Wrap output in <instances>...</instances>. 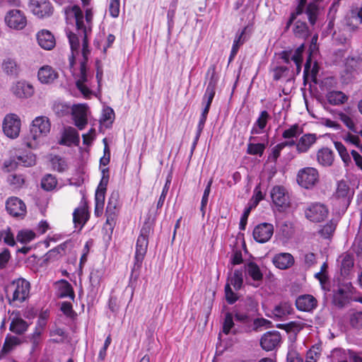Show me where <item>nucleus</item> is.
Returning a JSON list of instances; mask_svg holds the SVG:
<instances>
[{"label": "nucleus", "instance_id": "obj_1", "mask_svg": "<svg viewBox=\"0 0 362 362\" xmlns=\"http://www.w3.org/2000/svg\"><path fill=\"white\" fill-rule=\"evenodd\" d=\"M64 12L67 20L74 19L76 21L77 33L67 32L66 35L69 38L72 56L74 57L75 53L78 54L80 47V39L82 41V55L86 58L90 52L88 47V34L91 30V24L93 19V13L90 10L86 11V16L78 6H68L64 8Z\"/></svg>", "mask_w": 362, "mask_h": 362}, {"label": "nucleus", "instance_id": "obj_2", "mask_svg": "<svg viewBox=\"0 0 362 362\" xmlns=\"http://www.w3.org/2000/svg\"><path fill=\"white\" fill-rule=\"evenodd\" d=\"M51 124L45 116L35 117L31 124L30 132L24 137L25 145L32 149L37 148L50 131Z\"/></svg>", "mask_w": 362, "mask_h": 362}, {"label": "nucleus", "instance_id": "obj_3", "mask_svg": "<svg viewBox=\"0 0 362 362\" xmlns=\"http://www.w3.org/2000/svg\"><path fill=\"white\" fill-rule=\"evenodd\" d=\"M30 284L23 278L13 280L6 289L9 303H23L30 295Z\"/></svg>", "mask_w": 362, "mask_h": 362}, {"label": "nucleus", "instance_id": "obj_4", "mask_svg": "<svg viewBox=\"0 0 362 362\" xmlns=\"http://www.w3.org/2000/svg\"><path fill=\"white\" fill-rule=\"evenodd\" d=\"M151 231L149 223H145L141 229L140 234L136 244L135 262L133 270H138L141 268L143 259L147 252L148 245V237Z\"/></svg>", "mask_w": 362, "mask_h": 362}, {"label": "nucleus", "instance_id": "obj_5", "mask_svg": "<svg viewBox=\"0 0 362 362\" xmlns=\"http://www.w3.org/2000/svg\"><path fill=\"white\" fill-rule=\"evenodd\" d=\"M329 214L327 207L320 202L310 204L305 209V216L307 219L314 223L325 221Z\"/></svg>", "mask_w": 362, "mask_h": 362}, {"label": "nucleus", "instance_id": "obj_6", "mask_svg": "<svg viewBox=\"0 0 362 362\" xmlns=\"http://www.w3.org/2000/svg\"><path fill=\"white\" fill-rule=\"evenodd\" d=\"M206 75L210 76V80L202 98V105L204 106L203 110L209 111L211 104L215 95L216 86L217 83L215 65H211L209 68Z\"/></svg>", "mask_w": 362, "mask_h": 362}, {"label": "nucleus", "instance_id": "obj_7", "mask_svg": "<svg viewBox=\"0 0 362 362\" xmlns=\"http://www.w3.org/2000/svg\"><path fill=\"white\" fill-rule=\"evenodd\" d=\"M102 173H103V177H102L100 184L98 187V189L95 192V214L97 216H99L103 214L106 187H107L108 180H109L108 170L107 169H103L102 171Z\"/></svg>", "mask_w": 362, "mask_h": 362}, {"label": "nucleus", "instance_id": "obj_8", "mask_svg": "<svg viewBox=\"0 0 362 362\" xmlns=\"http://www.w3.org/2000/svg\"><path fill=\"white\" fill-rule=\"evenodd\" d=\"M319 180L317 170L311 167L300 169L297 175V182L303 187L309 189L313 187Z\"/></svg>", "mask_w": 362, "mask_h": 362}, {"label": "nucleus", "instance_id": "obj_9", "mask_svg": "<svg viewBox=\"0 0 362 362\" xmlns=\"http://www.w3.org/2000/svg\"><path fill=\"white\" fill-rule=\"evenodd\" d=\"M21 119L17 115L8 114L3 122V131L9 138L15 139L19 136Z\"/></svg>", "mask_w": 362, "mask_h": 362}, {"label": "nucleus", "instance_id": "obj_10", "mask_svg": "<svg viewBox=\"0 0 362 362\" xmlns=\"http://www.w3.org/2000/svg\"><path fill=\"white\" fill-rule=\"evenodd\" d=\"M89 54L90 52L87 54L86 58L83 55V61L81 62L80 74L76 82L77 88L86 98L89 97L92 94L88 76L86 72V62Z\"/></svg>", "mask_w": 362, "mask_h": 362}, {"label": "nucleus", "instance_id": "obj_11", "mask_svg": "<svg viewBox=\"0 0 362 362\" xmlns=\"http://www.w3.org/2000/svg\"><path fill=\"white\" fill-rule=\"evenodd\" d=\"M5 21L8 27L16 30H22L27 24L24 13L18 9L9 11L5 16Z\"/></svg>", "mask_w": 362, "mask_h": 362}, {"label": "nucleus", "instance_id": "obj_12", "mask_svg": "<svg viewBox=\"0 0 362 362\" xmlns=\"http://www.w3.org/2000/svg\"><path fill=\"white\" fill-rule=\"evenodd\" d=\"M30 8L33 13L39 18L49 16L53 11L48 0H30Z\"/></svg>", "mask_w": 362, "mask_h": 362}, {"label": "nucleus", "instance_id": "obj_13", "mask_svg": "<svg viewBox=\"0 0 362 362\" xmlns=\"http://www.w3.org/2000/svg\"><path fill=\"white\" fill-rule=\"evenodd\" d=\"M271 198L279 210L284 209L289 205V198L286 189L281 186H275L271 191Z\"/></svg>", "mask_w": 362, "mask_h": 362}, {"label": "nucleus", "instance_id": "obj_14", "mask_svg": "<svg viewBox=\"0 0 362 362\" xmlns=\"http://www.w3.org/2000/svg\"><path fill=\"white\" fill-rule=\"evenodd\" d=\"M8 213L13 217L23 218L26 214L24 202L18 197L9 198L6 204Z\"/></svg>", "mask_w": 362, "mask_h": 362}, {"label": "nucleus", "instance_id": "obj_15", "mask_svg": "<svg viewBox=\"0 0 362 362\" xmlns=\"http://www.w3.org/2000/svg\"><path fill=\"white\" fill-rule=\"evenodd\" d=\"M274 233V226L271 223H263L257 226L253 230L254 239L260 243L267 242Z\"/></svg>", "mask_w": 362, "mask_h": 362}, {"label": "nucleus", "instance_id": "obj_16", "mask_svg": "<svg viewBox=\"0 0 362 362\" xmlns=\"http://www.w3.org/2000/svg\"><path fill=\"white\" fill-rule=\"evenodd\" d=\"M87 112L88 107L86 105L79 104L73 107V119L75 125L81 130L84 129L88 123Z\"/></svg>", "mask_w": 362, "mask_h": 362}, {"label": "nucleus", "instance_id": "obj_17", "mask_svg": "<svg viewBox=\"0 0 362 362\" xmlns=\"http://www.w3.org/2000/svg\"><path fill=\"white\" fill-rule=\"evenodd\" d=\"M281 339V337L279 332H268L262 337L260 344L264 350L272 351L279 345Z\"/></svg>", "mask_w": 362, "mask_h": 362}, {"label": "nucleus", "instance_id": "obj_18", "mask_svg": "<svg viewBox=\"0 0 362 362\" xmlns=\"http://www.w3.org/2000/svg\"><path fill=\"white\" fill-rule=\"evenodd\" d=\"M271 117L269 112L266 110H263L259 113V117H257L255 122L253 124V126L250 130V134L252 135L254 134H259L263 132L265 129L268 121L270 119ZM256 137L253 136H250L249 138V141H255Z\"/></svg>", "mask_w": 362, "mask_h": 362}, {"label": "nucleus", "instance_id": "obj_19", "mask_svg": "<svg viewBox=\"0 0 362 362\" xmlns=\"http://www.w3.org/2000/svg\"><path fill=\"white\" fill-rule=\"evenodd\" d=\"M296 305L297 309L300 311L311 312L316 308L317 300L312 295H301L296 298Z\"/></svg>", "mask_w": 362, "mask_h": 362}, {"label": "nucleus", "instance_id": "obj_20", "mask_svg": "<svg viewBox=\"0 0 362 362\" xmlns=\"http://www.w3.org/2000/svg\"><path fill=\"white\" fill-rule=\"evenodd\" d=\"M37 40L39 46L45 49L51 50L56 45V40L52 33L47 30H42L37 33Z\"/></svg>", "mask_w": 362, "mask_h": 362}, {"label": "nucleus", "instance_id": "obj_21", "mask_svg": "<svg viewBox=\"0 0 362 362\" xmlns=\"http://www.w3.org/2000/svg\"><path fill=\"white\" fill-rule=\"evenodd\" d=\"M89 218L88 209L86 205L76 208L73 213V222L76 228L81 230Z\"/></svg>", "mask_w": 362, "mask_h": 362}, {"label": "nucleus", "instance_id": "obj_22", "mask_svg": "<svg viewBox=\"0 0 362 362\" xmlns=\"http://www.w3.org/2000/svg\"><path fill=\"white\" fill-rule=\"evenodd\" d=\"M38 80L45 84L54 82L58 78V73L50 66H42L37 72Z\"/></svg>", "mask_w": 362, "mask_h": 362}, {"label": "nucleus", "instance_id": "obj_23", "mask_svg": "<svg viewBox=\"0 0 362 362\" xmlns=\"http://www.w3.org/2000/svg\"><path fill=\"white\" fill-rule=\"evenodd\" d=\"M316 141L317 136L315 134H305L303 135L297 141V152L298 153H307Z\"/></svg>", "mask_w": 362, "mask_h": 362}, {"label": "nucleus", "instance_id": "obj_24", "mask_svg": "<svg viewBox=\"0 0 362 362\" xmlns=\"http://www.w3.org/2000/svg\"><path fill=\"white\" fill-rule=\"evenodd\" d=\"M317 161L323 167H329L334 160V152L327 147L319 149L317 152Z\"/></svg>", "mask_w": 362, "mask_h": 362}, {"label": "nucleus", "instance_id": "obj_25", "mask_svg": "<svg viewBox=\"0 0 362 362\" xmlns=\"http://www.w3.org/2000/svg\"><path fill=\"white\" fill-rule=\"evenodd\" d=\"M13 93L18 98H29L33 95L34 89L32 85L25 81H18L13 87Z\"/></svg>", "mask_w": 362, "mask_h": 362}, {"label": "nucleus", "instance_id": "obj_26", "mask_svg": "<svg viewBox=\"0 0 362 362\" xmlns=\"http://www.w3.org/2000/svg\"><path fill=\"white\" fill-rule=\"evenodd\" d=\"M2 69L4 73L11 77H16L21 71L20 65L12 58H5L2 62Z\"/></svg>", "mask_w": 362, "mask_h": 362}, {"label": "nucleus", "instance_id": "obj_27", "mask_svg": "<svg viewBox=\"0 0 362 362\" xmlns=\"http://www.w3.org/2000/svg\"><path fill=\"white\" fill-rule=\"evenodd\" d=\"M273 262L277 268L286 269L293 264L294 259L289 253H280L274 256Z\"/></svg>", "mask_w": 362, "mask_h": 362}, {"label": "nucleus", "instance_id": "obj_28", "mask_svg": "<svg viewBox=\"0 0 362 362\" xmlns=\"http://www.w3.org/2000/svg\"><path fill=\"white\" fill-rule=\"evenodd\" d=\"M79 141V136L77 131L73 127L65 129L62 137L59 141L60 144L70 146Z\"/></svg>", "mask_w": 362, "mask_h": 362}, {"label": "nucleus", "instance_id": "obj_29", "mask_svg": "<svg viewBox=\"0 0 362 362\" xmlns=\"http://www.w3.org/2000/svg\"><path fill=\"white\" fill-rule=\"evenodd\" d=\"M293 308L289 303L283 302L276 305L272 310V317L281 319L293 313Z\"/></svg>", "mask_w": 362, "mask_h": 362}, {"label": "nucleus", "instance_id": "obj_30", "mask_svg": "<svg viewBox=\"0 0 362 362\" xmlns=\"http://www.w3.org/2000/svg\"><path fill=\"white\" fill-rule=\"evenodd\" d=\"M328 103L332 105H340L348 100V96L341 91L332 90L326 95Z\"/></svg>", "mask_w": 362, "mask_h": 362}, {"label": "nucleus", "instance_id": "obj_31", "mask_svg": "<svg viewBox=\"0 0 362 362\" xmlns=\"http://www.w3.org/2000/svg\"><path fill=\"white\" fill-rule=\"evenodd\" d=\"M350 298L349 293L344 288H339L334 294L333 302L339 308H343L349 303Z\"/></svg>", "mask_w": 362, "mask_h": 362}, {"label": "nucleus", "instance_id": "obj_32", "mask_svg": "<svg viewBox=\"0 0 362 362\" xmlns=\"http://www.w3.org/2000/svg\"><path fill=\"white\" fill-rule=\"evenodd\" d=\"M293 33L296 37L300 39H306L310 35V30L306 23L300 20L295 22Z\"/></svg>", "mask_w": 362, "mask_h": 362}, {"label": "nucleus", "instance_id": "obj_33", "mask_svg": "<svg viewBox=\"0 0 362 362\" xmlns=\"http://www.w3.org/2000/svg\"><path fill=\"white\" fill-rule=\"evenodd\" d=\"M28 323L21 317H13L10 324V330L17 334H23L28 329Z\"/></svg>", "mask_w": 362, "mask_h": 362}, {"label": "nucleus", "instance_id": "obj_34", "mask_svg": "<svg viewBox=\"0 0 362 362\" xmlns=\"http://www.w3.org/2000/svg\"><path fill=\"white\" fill-rule=\"evenodd\" d=\"M16 162L17 164L22 165L24 167H30L35 165L36 157L32 153H25L16 156Z\"/></svg>", "mask_w": 362, "mask_h": 362}, {"label": "nucleus", "instance_id": "obj_35", "mask_svg": "<svg viewBox=\"0 0 362 362\" xmlns=\"http://www.w3.org/2000/svg\"><path fill=\"white\" fill-rule=\"evenodd\" d=\"M245 28H244L240 33H238L234 39L233 45L232 47V49L230 52V54L229 57V61H232L235 55L237 54L239 47L244 43L245 42Z\"/></svg>", "mask_w": 362, "mask_h": 362}, {"label": "nucleus", "instance_id": "obj_36", "mask_svg": "<svg viewBox=\"0 0 362 362\" xmlns=\"http://www.w3.org/2000/svg\"><path fill=\"white\" fill-rule=\"evenodd\" d=\"M246 272L254 281H261L263 278L259 267L255 262H250L247 264Z\"/></svg>", "mask_w": 362, "mask_h": 362}, {"label": "nucleus", "instance_id": "obj_37", "mask_svg": "<svg viewBox=\"0 0 362 362\" xmlns=\"http://www.w3.org/2000/svg\"><path fill=\"white\" fill-rule=\"evenodd\" d=\"M230 286L232 285L235 290H239L243 283V271L236 269L234 271L231 276L228 279Z\"/></svg>", "mask_w": 362, "mask_h": 362}, {"label": "nucleus", "instance_id": "obj_38", "mask_svg": "<svg viewBox=\"0 0 362 362\" xmlns=\"http://www.w3.org/2000/svg\"><path fill=\"white\" fill-rule=\"evenodd\" d=\"M40 185L44 190L52 191L57 187V180L54 175L47 174L42 177Z\"/></svg>", "mask_w": 362, "mask_h": 362}, {"label": "nucleus", "instance_id": "obj_39", "mask_svg": "<svg viewBox=\"0 0 362 362\" xmlns=\"http://www.w3.org/2000/svg\"><path fill=\"white\" fill-rule=\"evenodd\" d=\"M266 146V144H254L250 142L247 144V153L252 156H262L264 153Z\"/></svg>", "mask_w": 362, "mask_h": 362}, {"label": "nucleus", "instance_id": "obj_40", "mask_svg": "<svg viewBox=\"0 0 362 362\" xmlns=\"http://www.w3.org/2000/svg\"><path fill=\"white\" fill-rule=\"evenodd\" d=\"M21 344V340L15 336H7L2 348L4 353L10 352L14 347Z\"/></svg>", "mask_w": 362, "mask_h": 362}, {"label": "nucleus", "instance_id": "obj_41", "mask_svg": "<svg viewBox=\"0 0 362 362\" xmlns=\"http://www.w3.org/2000/svg\"><path fill=\"white\" fill-rule=\"evenodd\" d=\"M302 132L303 129L298 124H295L283 132L282 137L285 139H290L298 136Z\"/></svg>", "mask_w": 362, "mask_h": 362}, {"label": "nucleus", "instance_id": "obj_42", "mask_svg": "<svg viewBox=\"0 0 362 362\" xmlns=\"http://www.w3.org/2000/svg\"><path fill=\"white\" fill-rule=\"evenodd\" d=\"M322 353V349L320 345L313 346L307 352L305 362H317Z\"/></svg>", "mask_w": 362, "mask_h": 362}, {"label": "nucleus", "instance_id": "obj_43", "mask_svg": "<svg viewBox=\"0 0 362 362\" xmlns=\"http://www.w3.org/2000/svg\"><path fill=\"white\" fill-rule=\"evenodd\" d=\"M50 163L52 169L58 172H64L67 168L66 161L59 156L52 157Z\"/></svg>", "mask_w": 362, "mask_h": 362}, {"label": "nucleus", "instance_id": "obj_44", "mask_svg": "<svg viewBox=\"0 0 362 362\" xmlns=\"http://www.w3.org/2000/svg\"><path fill=\"white\" fill-rule=\"evenodd\" d=\"M272 77L274 81L286 78L288 76L289 69L284 66H275L272 69Z\"/></svg>", "mask_w": 362, "mask_h": 362}, {"label": "nucleus", "instance_id": "obj_45", "mask_svg": "<svg viewBox=\"0 0 362 362\" xmlns=\"http://www.w3.org/2000/svg\"><path fill=\"white\" fill-rule=\"evenodd\" d=\"M298 4L296 11L291 14V16L286 23V30H288L293 22L296 20V17L303 13L306 0H298Z\"/></svg>", "mask_w": 362, "mask_h": 362}, {"label": "nucleus", "instance_id": "obj_46", "mask_svg": "<svg viewBox=\"0 0 362 362\" xmlns=\"http://www.w3.org/2000/svg\"><path fill=\"white\" fill-rule=\"evenodd\" d=\"M350 325L356 329L362 328V311H352L349 313Z\"/></svg>", "mask_w": 362, "mask_h": 362}, {"label": "nucleus", "instance_id": "obj_47", "mask_svg": "<svg viewBox=\"0 0 362 362\" xmlns=\"http://www.w3.org/2000/svg\"><path fill=\"white\" fill-rule=\"evenodd\" d=\"M337 221L332 219L320 230V233L325 238H329L334 232L337 226Z\"/></svg>", "mask_w": 362, "mask_h": 362}, {"label": "nucleus", "instance_id": "obj_48", "mask_svg": "<svg viewBox=\"0 0 362 362\" xmlns=\"http://www.w3.org/2000/svg\"><path fill=\"white\" fill-rule=\"evenodd\" d=\"M35 238V233L30 230H22L18 233L17 240L22 243L30 242Z\"/></svg>", "mask_w": 362, "mask_h": 362}, {"label": "nucleus", "instance_id": "obj_49", "mask_svg": "<svg viewBox=\"0 0 362 362\" xmlns=\"http://www.w3.org/2000/svg\"><path fill=\"white\" fill-rule=\"evenodd\" d=\"M257 303L252 298H247L243 303L239 304V308L248 313L255 312L257 310Z\"/></svg>", "mask_w": 362, "mask_h": 362}, {"label": "nucleus", "instance_id": "obj_50", "mask_svg": "<svg viewBox=\"0 0 362 362\" xmlns=\"http://www.w3.org/2000/svg\"><path fill=\"white\" fill-rule=\"evenodd\" d=\"M334 147L339 152V154L341 156L342 160L345 163H348L350 161L351 158L346 150V148L344 146V144L339 141H335Z\"/></svg>", "mask_w": 362, "mask_h": 362}, {"label": "nucleus", "instance_id": "obj_51", "mask_svg": "<svg viewBox=\"0 0 362 362\" xmlns=\"http://www.w3.org/2000/svg\"><path fill=\"white\" fill-rule=\"evenodd\" d=\"M233 327L234 322L233 315L230 313H227L225 315V319L223 323V332L226 334H228Z\"/></svg>", "mask_w": 362, "mask_h": 362}, {"label": "nucleus", "instance_id": "obj_52", "mask_svg": "<svg viewBox=\"0 0 362 362\" xmlns=\"http://www.w3.org/2000/svg\"><path fill=\"white\" fill-rule=\"evenodd\" d=\"M339 119L352 132L356 133V129L354 122L352 119L345 113L339 112L338 113Z\"/></svg>", "mask_w": 362, "mask_h": 362}, {"label": "nucleus", "instance_id": "obj_53", "mask_svg": "<svg viewBox=\"0 0 362 362\" xmlns=\"http://www.w3.org/2000/svg\"><path fill=\"white\" fill-rule=\"evenodd\" d=\"M349 192V187L345 182L341 181L338 182L336 194L339 198L347 197Z\"/></svg>", "mask_w": 362, "mask_h": 362}, {"label": "nucleus", "instance_id": "obj_54", "mask_svg": "<svg viewBox=\"0 0 362 362\" xmlns=\"http://www.w3.org/2000/svg\"><path fill=\"white\" fill-rule=\"evenodd\" d=\"M60 290H61V293H60L61 297H69L72 299L74 298V293L72 286L68 281H66L65 280L62 281V286Z\"/></svg>", "mask_w": 362, "mask_h": 362}, {"label": "nucleus", "instance_id": "obj_55", "mask_svg": "<svg viewBox=\"0 0 362 362\" xmlns=\"http://www.w3.org/2000/svg\"><path fill=\"white\" fill-rule=\"evenodd\" d=\"M117 196H114L112 194L110 198L109 199L107 208H106V215L113 214V216H116V206H117Z\"/></svg>", "mask_w": 362, "mask_h": 362}, {"label": "nucleus", "instance_id": "obj_56", "mask_svg": "<svg viewBox=\"0 0 362 362\" xmlns=\"http://www.w3.org/2000/svg\"><path fill=\"white\" fill-rule=\"evenodd\" d=\"M120 0H110L109 12L113 18L118 17L119 14Z\"/></svg>", "mask_w": 362, "mask_h": 362}, {"label": "nucleus", "instance_id": "obj_57", "mask_svg": "<svg viewBox=\"0 0 362 362\" xmlns=\"http://www.w3.org/2000/svg\"><path fill=\"white\" fill-rule=\"evenodd\" d=\"M344 141L348 144L356 146L362 153V144L358 136L349 133L344 136Z\"/></svg>", "mask_w": 362, "mask_h": 362}, {"label": "nucleus", "instance_id": "obj_58", "mask_svg": "<svg viewBox=\"0 0 362 362\" xmlns=\"http://www.w3.org/2000/svg\"><path fill=\"white\" fill-rule=\"evenodd\" d=\"M235 319L242 323H247L251 320L250 314L240 308L235 312Z\"/></svg>", "mask_w": 362, "mask_h": 362}, {"label": "nucleus", "instance_id": "obj_59", "mask_svg": "<svg viewBox=\"0 0 362 362\" xmlns=\"http://www.w3.org/2000/svg\"><path fill=\"white\" fill-rule=\"evenodd\" d=\"M225 296L229 304H233L238 300L237 295L232 291L230 284L228 283L225 286Z\"/></svg>", "mask_w": 362, "mask_h": 362}, {"label": "nucleus", "instance_id": "obj_60", "mask_svg": "<svg viewBox=\"0 0 362 362\" xmlns=\"http://www.w3.org/2000/svg\"><path fill=\"white\" fill-rule=\"evenodd\" d=\"M283 149L284 148L281 146V145L280 144V143L276 144L275 146H274L272 148L271 153L268 157V160L272 162L276 163L277 159L280 156L281 152Z\"/></svg>", "mask_w": 362, "mask_h": 362}, {"label": "nucleus", "instance_id": "obj_61", "mask_svg": "<svg viewBox=\"0 0 362 362\" xmlns=\"http://www.w3.org/2000/svg\"><path fill=\"white\" fill-rule=\"evenodd\" d=\"M170 179L169 177H168L167 180H166V182L163 187V191H162V193L160 196V198L158 201V203H157V209H160L163 206V203H164V201L165 199V197H166V195L168 194V192L169 190V187H170Z\"/></svg>", "mask_w": 362, "mask_h": 362}, {"label": "nucleus", "instance_id": "obj_62", "mask_svg": "<svg viewBox=\"0 0 362 362\" xmlns=\"http://www.w3.org/2000/svg\"><path fill=\"white\" fill-rule=\"evenodd\" d=\"M287 362H303V358L296 349L291 348L287 354Z\"/></svg>", "mask_w": 362, "mask_h": 362}, {"label": "nucleus", "instance_id": "obj_63", "mask_svg": "<svg viewBox=\"0 0 362 362\" xmlns=\"http://www.w3.org/2000/svg\"><path fill=\"white\" fill-rule=\"evenodd\" d=\"M208 113H209V111H207L206 110H202V112L201 114V116H200V118L199 120V123L197 125V136H201V134L204 127V124H205V122H206V120L207 118Z\"/></svg>", "mask_w": 362, "mask_h": 362}, {"label": "nucleus", "instance_id": "obj_64", "mask_svg": "<svg viewBox=\"0 0 362 362\" xmlns=\"http://www.w3.org/2000/svg\"><path fill=\"white\" fill-rule=\"evenodd\" d=\"M9 259L10 252L8 250H4L2 252H0V269L6 267Z\"/></svg>", "mask_w": 362, "mask_h": 362}]
</instances>
